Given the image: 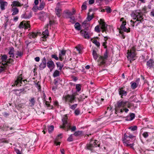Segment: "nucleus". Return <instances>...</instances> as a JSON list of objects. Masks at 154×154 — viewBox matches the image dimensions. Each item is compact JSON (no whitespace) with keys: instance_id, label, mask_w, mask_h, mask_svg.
<instances>
[{"instance_id":"5fc2aeb1","label":"nucleus","mask_w":154,"mask_h":154,"mask_svg":"<svg viewBox=\"0 0 154 154\" xmlns=\"http://www.w3.org/2000/svg\"><path fill=\"white\" fill-rule=\"evenodd\" d=\"M51 57L52 58L54 59L57 60H59V57L55 54L52 55Z\"/></svg>"},{"instance_id":"bb28decb","label":"nucleus","mask_w":154,"mask_h":154,"mask_svg":"<svg viewBox=\"0 0 154 154\" xmlns=\"http://www.w3.org/2000/svg\"><path fill=\"white\" fill-rule=\"evenodd\" d=\"M91 42L94 43L97 47H99L100 46V43L99 42H98L95 38H92L91 39Z\"/></svg>"},{"instance_id":"72a5a7b5","label":"nucleus","mask_w":154,"mask_h":154,"mask_svg":"<svg viewBox=\"0 0 154 154\" xmlns=\"http://www.w3.org/2000/svg\"><path fill=\"white\" fill-rule=\"evenodd\" d=\"M45 105L49 109H53V106H52L49 103V102L48 101L45 100Z\"/></svg>"},{"instance_id":"1a4fd4ad","label":"nucleus","mask_w":154,"mask_h":154,"mask_svg":"<svg viewBox=\"0 0 154 154\" xmlns=\"http://www.w3.org/2000/svg\"><path fill=\"white\" fill-rule=\"evenodd\" d=\"M29 23V21L27 22L24 21H22L20 23L19 27L20 29L24 28L25 29H28L30 26Z\"/></svg>"},{"instance_id":"a878e982","label":"nucleus","mask_w":154,"mask_h":154,"mask_svg":"<svg viewBox=\"0 0 154 154\" xmlns=\"http://www.w3.org/2000/svg\"><path fill=\"white\" fill-rule=\"evenodd\" d=\"M1 64L0 66V73L4 72L6 69L7 66L4 64V63H0Z\"/></svg>"},{"instance_id":"20e7f679","label":"nucleus","mask_w":154,"mask_h":154,"mask_svg":"<svg viewBox=\"0 0 154 154\" xmlns=\"http://www.w3.org/2000/svg\"><path fill=\"white\" fill-rule=\"evenodd\" d=\"M78 95L77 93L75 92L72 94V95L67 94L65 96L64 99L65 103H67L69 106H70V104L73 103L75 100H76L75 97Z\"/></svg>"},{"instance_id":"393cba45","label":"nucleus","mask_w":154,"mask_h":154,"mask_svg":"<svg viewBox=\"0 0 154 154\" xmlns=\"http://www.w3.org/2000/svg\"><path fill=\"white\" fill-rule=\"evenodd\" d=\"M11 11L13 12V13L12 14V15H14L17 14L19 11L18 9L17 8L13 7H12Z\"/></svg>"},{"instance_id":"79ce46f5","label":"nucleus","mask_w":154,"mask_h":154,"mask_svg":"<svg viewBox=\"0 0 154 154\" xmlns=\"http://www.w3.org/2000/svg\"><path fill=\"white\" fill-rule=\"evenodd\" d=\"M16 54L17 56L16 57V58H17L18 57H21L23 55V52L21 51H17Z\"/></svg>"},{"instance_id":"cd10ccee","label":"nucleus","mask_w":154,"mask_h":154,"mask_svg":"<svg viewBox=\"0 0 154 154\" xmlns=\"http://www.w3.org/2000/svg\"><path fill=\"white\" fill-rule=\"evenodd\" d=\"M119 31H122L123 32H125L127 33L129 32H130V28L129 27L128 29H127L125 26L123 27V29H119Z\"/></svg>"},{"instance_id":"37998d69","label":"nucleus","mask_w":154,"mask_h":154,"mask_svg":"<svg viewBox=\"0 0 154 154\" xmlns=\"http://www.w3.org/2000/svg\"><path fill=\"white\" fill-rule=\"evenodd\" d=\"M29 101L31 103V106H32L34 105L35 101L34 98V97L31 98L29 100Z\"/></svg>"},{"instance_id":"c03bdc74","label":"nucleus","mask_w":154,"mask_h":154,"mask_svg":"<svg viewBox=\"0 0 154 154\" xmlns=\"http://www.w3.org/2000/svg\"><path fill=\"white\" fill-rule=\"evenodd\" d=\"M78 104H74L72 105H71V104H70V106H69V108L72 109L74 110L77 107Z\"/></svg>"},{"instance_id":"09e8293b","label":"nucleus","mask_w":154,"mask_h":154,"mask_svg":"<svg viewBox=\"0 0 154 154\" xmlns=\"http://www.w3.org/2000/svg\"><path fill=\"white\" fill-rule=\"evenodd\" d=\"M54 127L53 125H51L48 128V131L49 133H51L54 130Z\"/></svg>"},{"instance_id":"a211bd4d","label":"nucleus","mask_w":154,"mask_h":154,"mask_svg":"<svg viewBox=\"0 0 154 154\" xmlns=\"http://www.w3.org/2000/svg\"><path fill=\"white\" fill-rule=\"evenodd\" d=\"M8 3L4 0H0V8L2 10H4L5 9V7L7 6Z\"/></svg>"},{"instance_id":"f3484780","label":"nucleus","mask_w":154,"mask_h":154,"mask_svg":"<svg viewBox=\"0 0 154 154\" xmlns=\"http://www.w3.org/2000/svg\"><path fill=\"white\" fill-rule=\"evenodd\" d=\"M38 32H32L29 33L28 34V37L30 39H32V38H35L38 35Z\"/></svg>"},{"instance_id":"0eeeda50","label":"nucleus","mask_w":154,"mask_h":154,"mask_svg":"<svg viewBox=\"0 0 154 154\" xmlns=\"http://www.w3.org/2000/svg\"><path fill=\"white\" fill-rule=\"evenodd\" d=\"M136 48L135 46L132 47L131 49L130 50H128L127 57L133 58H134L136 55Z\"/></svg>"},{"instance_id":"6e6d98bb","label":"nucleus","mask_w":154,"mask_h":154,"mask_svg":"<svg viewBox=\"0 0 154 154\" xmlns=\"http://www.w3.org/2000/svg\"><path fill=\"white\" fill-rule=\"evenodd\" d=\"M87 8V7L86 4L85 3H84L81 7L82 10H85Z\"/></svg>"},{"instance_id":"f257e3e1","label":"nucleus","mask_w":154,"mask_h":154,"mask_svg":"<svg viewBox=\"0 0 154 154\" xmlns=\"http://www.w3.org/2000/svg\"><path fill=\"white\" fill-rule=\"evenodd\" d=\"M133 106V103L128 101L120 100L117 103L115 106V113L117 114L118 112L123 113L124 111L125 112L127 113L129 111V109L126 108V107L130 108Z\"/></svg>"},{"instance_id":"a19ab883","label":"nucleus","mask_w":154,"mask_h":154,"mask_svg":"<svg viewBox=\"0 0 154 154\" xmlns=\"http://www.w3.org/2000/svg\"><path fill=\"white\" fill-rule=\"evenodd\" d=\"M126 24V21L125 20V21H123L122 22V23L120 26V27L119 29H121V28L123 29V27L125 26Z\"/></svg>"},{"instance_id":"c9c22d12","label":"nucleus","mask_w":154,"mask_h":154,"mask_svg":"<svg viewBox=\"0 0 154 154\" xmlns=\"http://www.w3.org/2000/svg\"><path fill=\"white\" fill-rule=\"evenodd\" d=\"M45 5V4L44 2H41L38 9L39 10H42L44 8Z\"/></svg>"},{"instance_id":"f704fd0d","label":"nucleus","mask_w":154,"mask_h":154,"mask_svg":"<svg viewBox=\"0 0 154 154\" xmlns=\"http://www.w3.org/2000/svg\"><path fill=\"white\" fill-rule=\"evenodd\" d=\"M82 131H75L73 134V135L76 137L82 135Z\"/></svg>"},{"instance_id":"dca6fc26","label":"nucleus","mask_w":154,"mask_h":154,"mask_svg":"<svg viewBox=\"0 0 154 154\" xmlns=\"http://www.w3.org/2000/svg\"><path fill=\"white\" fill-rule=\"evenodd\" d=\"M80 33L81 35L83 36L85 38L88 39L90 38L88 32L84 30H81Z\"/></svg>"},{"instance_id":"8fccbe9b","label":"nucleus","mask_w":154,"mask_h":154,"mask_svg":"<svg viewBox=\"0 0 154 154\" xmlns=\"http://www.w3.org/2000/svg\"><path fill=\"white\" fill-rule=\"evenodd\" d=\"M74 113L76 116L79 115L80 113V110L78 108L75 109V110Z\"/></svg>"},{"instance_id":"473e14b6","label":"nucleus","mask_w":154,"mask_h":154,"mask_svg":"<svg viewBox=\"0 0 154 154\" xmlns=\"http://www.w3.org/2000/svg\"><path fill=\"white\" fill-rule=\"evenodd\" d=\"M75 28L78 30H80L81 29L80 24L79 23H76L74 26Z\"/></svg>"},{"instance_id":"e433bc0d","label":"nucleus","mask_w":154,"mask_h":154,"mask_svg":"<svg viewBox=\"0 0 154 154\" xmlns=\"http://www.w3.org/2000/svg\"><path fill=\"white\" fill-rule=\"evenodd\" d=\"M76 89V91L79 92L81 90L82 86L80 84H76L75 86Z\"/></svg>"},{"instance_id":"052dcab7","label":"nucleus","mask_w":154,"mask_h":154,"mask_svg":"<svg viewBox=\"0 0 154 154\" xmlns=\"http://www.w3.org/2000/svg\"><path fill=\"white\" fill-rule=\"evenodd\" d=\"M17 91H20V93H22L23 92V93L24 94L26 93V91H25V89L24 88L19 89V90H17Z\"/></svg>"},{"instance_id":"6ab92c4d","label":"nucleus","mask_w":154,"mask_h":154,"mask_svg":"<svg viewBox=\"0 0 154 154\" xmlns=\"http://www.w3.org/2000/svg\"><path fill=\"white\" fill-rule=\"evenodd\" d=\"M47 66L49 69L54 68L55 67V64L53 61L52 60H48L47 63Z\"/></svg>"},{"instance_id":"b1692460","label":"nucleus","mask_w":154,"mask_h":154,"mask_svg":"<svg viewBox=\"0 0 154 154\" xmlns=\"http://www.w3.org/2000/svg\"><path fill=\"white\" fill-rule=\"evenodd\" d=\"M92 10V9H90L89 10V12L87 14L88 17L87 18L88 20L89 21H91L94 17V14H92L91 15H90V12H91Z\"/></svg>"},{"instance_id":"e2e57ef3","label":"nucleus","mask_w":154,"mask_h":154,"mask_svg":"<svg viewBox=\"0 0 154 154\" xmlns=\"http://www.w3.org/2000/svg\"><path fill=\"white\" fill-rule=\"evenodd\" d=\"M105 42L103 43V46L104 48H106V36L104 37Z\"/></svg>"},{"instance_id":"c85d7f7f","label":"nucleus","mask_w":154,"mask_h":154,"mask_svg":"<svg viewBox=\"0 0 154 154\" xmlns=\"http://www.w3.org/2000/svg\"><path fill=\"white\" fill-rule=\"evenodd\" d=\"M129 138L128 136L126 133L125 134L123 137L122 138V141L123 143H126L127 142V139Z\"/></svg>"},{"instance_id":"49530a36","label":"nucleus","mask_w":154,"mask_h":154,"mask_svg":"<svg viewBox=\"0 0 154 154\" xmlns=\"http://www.w3.org/2000/svg\"><path fill=\"white\" fill-rule=\"evenodd\" d=\"M128 129L131 130V131H136L137 129V127L136 126H131L128 128Z\"/></svg>"},{"instance_id":"774afa93","label":"nucleus","mask_w":154,"mask_h":154,"mask_svg":"<svg viewBox=\"0 0 154 154\" xmlns=\"http://www.w3.org/2000/svg\"><path fill=\"white\" fill-rule=\"evenodd\" d=\"M94 0H89V3L90 5L93 4L94 3Z\"/></svg>"},{"instance_id":"4c0bfd02","label":"nucleus","mask_w":154,"mask_h":154,"mask_svg":"<svg viewBox=\"0 0 154 154\" xmlns=\"http://www.w3.org/2000/svg\"><path fill=\"white\" fill-rule=\"evenodd\" d=\"M56 63L57 67L59 68L58 69L60 70H61L63 66V65L61 64L60 62H57Z\"/></svg>"},{"instance_id":"de8ad7c7","label":"nucleus","mask_w":154,"mask_h":154,"mask_svg":"<svg viewBox=\"0 0 154 154\" xmlns=\"http://www.w3.org/2000/svg\"><path fill=\"white\" fill-rule=\"evenodd\" d=\"M70 19V22L73 24L76 22V20L74 17L73 16L69 18Z\"/></svg>"},{"instance_id":"13d9d810","label":"nucleus","mask_w":154,"mask_h":154,"mask_svg":"<svg viewBox=\"0 0 154 154\" xmlns=\"http://www.w3.org/2000/svg\"><path fill=\"white\" fill-rule=\"evenodd\" d=\"M127 142H126V143H123L125 146H128L129 145V143H130L129 141H131L130 139L128 138L127 139Z\"/></svg>"},{"instance_id":"aec40b11","label":"nucleus","mask_w":154,"mask_h":154,"mask_svg":"<svg viewBox=\"0 0 154 154\" xmlns=\"http://www.w3.org/2000/svg\"><path fill=\"white\" fill-rule=\"evenodd\" d=\"M23 5V4H21L17 1H14L12 2L11 6L12 7H20Z\"/></svg>"},{"instance_id":"ddd939ff","label":"nucleus","mask_w":154,"mask_h":154,"mask_svg":"<svg viewBox=\"0 0 154 154\" xmlns=\"http://www.w3.org/2000/svg\"><path fill=\"white\" fill-rule=\"evenodd\" d=\"M42 63L39 65V67L41 69H44L47 64L46 58L45 57H43L41 59Z\"/></svg>"},{"instance_id":"9d476101","label":"nucleus","mask_w":154,"mask_h":154,"mask_svg":"<svg viewBox=\"0 0 154 154\" xmlns=\"http://www.w3.org/2000/svg\"><path fill=\"white\" fill-rule=\"evenodd\" d=\"M146 65L147 68L149 69L154 68V60L153 59H150L147 61Z\"/></svg>"},{"instance_id":"9b49d317","label":"nucleus","mask_w":154,"mask_h":154,"mask_svg":"<svg viewBox=\"0 0 154 154\" xmlns=\"http://www.w3.org/2000/svg\"><path fill=\"white\" fill-rule=\"evenodd\" d=\"M143 15L142 13L139 12L138 14L136 15V18H135V19H136L137 21H139V22L137 23L136 26H137L140 23H142V22L143 21Z\"/></svg>"},{"instance_id":"f8f14e48","label":"nucleus","mask_w":154,"mask_h":154,"mask_svg":"<svg viewBox=\"0 0 154 154\" xmlns=\"http://www.w3.org/2000/svg\"><path fill=\"white\" fill-rule=\"evenodd\" d=\"M32 17V12L26 11V12L23 14L21 16V17L26 19H29Z\"/></svg>"},{"instance_id":"69168bd1","label":"nucleus","mask_w":154,"mask_h":154,"mask_svg":"<svg viewBox=\"0 0 154 154\" xmlns=\"http://www.w3.org/2000/svg\"><path fill=\"white\" fill-rule=\"evenodd\" d=\"M39 82H38L36 84V86L38 87V89H41V86L40 84L39 83Z\"/></svg>"},{"instance_id":"bf43d9fd","label":"nucleus","mask_w":154,"mask_h":154,"mask_svg":"<svg viewBox=\"0 0 154 154\" xmlns=\"http://www.w3.org/2000/svg\"><path fill=\"white\" fill-rule=\"evenodd\" d=\"M119 33L121 35V37L123 39H125V36L124 35V32L122 31H119Z\"/></svg>"},{"instance_id":"58836bf2","label":"nucleus","mask_w":154,"mask_h":154,"mask_svg":"<svg viewBox=\"0 0 154 154\" xmlns=\"http://www.w3.org/2000/svg\"><path fill=\"white\" fill-rule=\"evenodd\" d=\"M75 11H73L72 12H69L66 13V14L68 16V18H70L71 17H73L72 15L75 14Z\"/></svg>"},{"instance_id":"a18cd8bd","label":"nucleus","mask_w":154,"mask_h":154,"mask_svg":"<svg viewBox=\"0 0 154 154\" xmlns=\"http://www.w3.org/2000/svg\"><path fill=\"white\" fill-rule=\"evenodd\" d=\"M73 134H71L67 139V140L69 142L72 141L73 140Z\"/></svg>"},{"instance_id":"423d86ee","label":"nucleus","mask_w":154,"mask_h":154,"mask_svg":"<svg viewBox=\"0 0 154 154\" xmlns=\"http://www.w3.org/2000/svg\"><path fill=\"white\" fill-rule=\"evenodd\" d=\"M97 146L99 147L100 146L99 141L95 140H94L93 139H91L89 144H87V149L91 151H93L94 150V148Z\"/></svg>"},{"instance_id":"6e6552de","label":"nucleus","mask_w":154,"mask_h":154,"mask_svg":"<svg viewBox=\"0 0 154 154\" xmlns=\"http://www.w3.org/2000/svg\"><path fill=\"white\" fill-rule=\"evenodd\" d=\"M22 74L19 75L17 76V79L15 81L14 86L16 85L17 86H21V84H22V81L23 82L25 81H27L26 80H22Z\"/></svg>"},{"instance_id":"3c124183","label":"nucleus","mask_w":154,"mask_h":154,"mask_svg":"<svg viewBox=\"0 0 154 154\" xmlns=\"http://www.w3.org/2000/svg\"><path fill=\"white\" fill-rule=\"evenodd\" d=\"M112 11V10L110 7L109 6H106V13H110Z\"/></svg>"},{"instance_id":"864d4df0","label":"nucleus","mask_w":154,"mask_h":154,"mask_svg":"<svg viewBox=\"0 0 154 154\" xmlns=\"http://www.w3.org/2000/svg\"><path fill=\"white\" fill-rule=\"evenodd\" d=\"M135 114L134 113H131L130 114V120H133L135 118Z\"/></svg>"},{"instance_id":"2f4dec72","label":"nucleus","mask_w":154,"mask_h":154,"mask_svg":"<svg viewBox=\"0 0 154 154\" xmlns=\"http://www.w3.org/2000/svg\"><path fill=\"white\" fill-rule=\"evenodd\" d=\"M14 61V60L13 59L9 58L8 59H7V62L4 63V64L6 65V66H8L9 64H11Z\"/></svg>"},{"instance_id":"7c9ffc66","label":"nucleus","mask_w":154,"mask_h":154,"mask_svg":"<svg viewBox=\"0 0 154 154\" xmlns=\"http://www.w3.org/2000/svg\"><path fill=\"white\" fill-rule=\"evenodd\" d=\"M92 54L94 59L96 60L98 57V55L97 54L96 51L95 49L93 50Z\"/></svg>"},{"instance_id":"7ed1b4c3","label":"nucleus","mask_w":154,"mask_h":154,"mask_svg":"<svg viewBox=\"0 0 154 154\" xmlns=\"http://www.w3.org/2000/svg\"><path fill=\"white\" fill-rule=\"evenodd\" d=\"M98 22L99 23V25H97L95 26L94 28L95 31L97 33L99 32L100 31L102 32H106V26L105 25L106 23L104 20L100 19Z\"/></svg>"},{"instance_id":"c756f323","label":"nucleus","mask_w":154,"mask_h":154,"mask_svg":"<svg viewBox=\"0 0 154 154\" xmlns=\"http://www.w3.org/2000/svg\"><path fill=\"white\" fill-rule=\"evenodd\" d=\"M131 88L133 89H136L137 88L138 85V84L136 82H131Z\"/></svg>"},{"instance_id":"ea45409f","label":"nucleus","mask_w":154,"mask_h":154,"mask_svg":"<svg viewBox=\"0 0 154 154\" xmlns=\"http://www.w3.org/2000/svg\"><path fill=\"white\" fill-rule=\"evenodd\" d=\"M60 75V72L57 70H56L54 72L53 76L54 77H56L59 76Z\"/></svg>"},{"instance_id":"0e129e2a","label":"nucleus","mask_w":154,"mask_h":154,"mask_svg":"<svg viewBox=\"0 0 154 154\" xmlns=\"http://www.w3.org/2000/svg\"><path fill=\"white\" fill-rule=\"evenodd\" d=\"M76 48L77 50L79 52H80L81 51L80 46L79 45H78V46H76Z\"/></svg>"},{"instance_id":"412c9836","label":"nucleus","mask_w":154,"mask_h":154,"mask_svg":"<svg viewBox=\"0 0 154 154\" xmlns=\"http://www.w3.org/2000/svg\"><path fill=\"white\" fill-rule=\"evenodd\" d=\"M48 29H46L44 32H43L42 38H43L44 41H46V38L48 36Z\"/></svg>"},{"instance_id":"338daca9","label":"nucleus","mask_w":154,"mask_h":154,"mask_svg":"<svg viewBox=\"0 0 154 154\" xmlns=\"http://www.w3.org/2000/svg\"><path fill=\"white\" fill-rule=\"evenodd\" d=\"M63 56H61L60 54H59V59L61 61H62L63 59Z\"/></svg>"},{"instance_id":"4d7b16f0","label":"nucleus","mask_w":154,"mask_h":154,"mask_svg":"<svg viewBox=\"0 0 154 154\" xmlns=\"http://www.w3.org/2000/svg\"><path fill=\"white\" fill-rule=\"evenodd\" d=\"M8 128V126L5 124H2V129L4 130H7Z\"/></svg>"},{"instance_id":"4468645a","label":"nucleus","mask_w":154,"mask_h":154,"mask_svg":"<svg viewBox=\"0 0 154 154\" xmlns=\"http://www.w3.org/2000/svg\"><path fill=\"white\" fill-rule=\"evenodd\" d=\"M119 95L121 96V97L122 98L123 96H126L127 94V92L124 90L123 87H122L118 89Z\"/></svg>"},{"instance_id":"39448f33","label":"nucleus","mask_w":154,"mask_h":154,"mask_svg":"<svg viewBox=\"0 0 154 154\" xmlns=\"http://www.w3.org/2000/svg\"><path fill=\"white\" fill-rule=\"evenodd\" d=\"M98 63V65L101 67H103L102 69L103 70H105L106 69L105 66L106 65V51L104 54V56H100L98 59L97 60Z\"/></svg>"},{"instance_id":"4be33fe9","label":"nucleus","mask_w":154,"mask_h":154,"mask_svg":"<svg viewBox=\"0 0 154 154\" xmlns=\"http://www.w3.org/2000/svg\"><path fill=\"white\" fill-rule=\"evenodd\" d=\"M1 55V61L0 62V63H5L7 62V56L6 54L2 55Z\"/></svg>"},{"instance_id":"680f3d73","label":"nucleus","mask_w":154,"mask_h":154,"mask_svg":"<svg viewBox=\"0 0 154 154\" xmlns=\"http://www.w3.org/2000/svg\"><path fill=\"white\" fill-rule=\"evenodd\" d=\"M66 53V51L64 50L61 51V53H60L59 54H60L61 56H63L65 55Z\"/></svg>"},{"instance_id":"603ef678","label":"nucleus","mask_w":154,"mask_h":154,"mask_svg":"<svg viewBox=\"0 0 154 154\" xmlns=\"http://www.w3.org/2000/svg\"><path fill=\"white\" fill-rule=\"evenodd\" d=\"M142 135L145 138L148 137L149 134L148 132H145L142 134Z\"/></svg>"},{"instance_id":"2eb2a0df","label":"nucleus","mask_w":154,"mask_h":154,"mask_svg":"<svg viewBox=\"0 0 154 154\" xmlns=\"http://www.w3.org/2000/svg\"><path fill=\"white\" fill-rule=\"evenodd\" d=\"M55 12L56 14L58 17H60L61 15L62 9L61 7L57 6L55 8Z\"/></svg>"},{"instance_id":"5701e85b","label":"nucleus","mask_w":154,"mask_h":154,"mask_svg":"<svg viewBox=\"0 0 154 154\" xmlns=\"http://www.w3.org/2000/svg\"><path fill=\"white\" fill-rule=\"evenodd\" d=\"M14 49L13 47H11L9 48V50L8 54L10 55V57H14Z\"/></svg>"},{"instance_id":"f03ea898","label":"nucleus","mask_w":154,"mask_h":154,"mask_svg":"<svg viewBox=\"0 0 154 154\" xmlns=\"http://www.w3.org/2000/svg\"><path fill=\"white\" fill-rule=\"evenodd\" d=\"M68 119L67 115L63 116L62 119L63 123L62 125L60 126V128L63 129L66 131H68L70 130L72 132L75 131L76 129V126H74L71 127L70 123L68 122Z\"/></svg>"}]
</instances>
